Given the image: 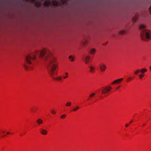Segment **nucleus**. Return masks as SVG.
<instances>
[{
    "label": "nucleus",
    "mask_w": 151,
    "mask_h": 151,
    "mask_svg": "<svg viewBox=\"0 0 151 151\" xmlns=\"http://www.w3.org/2000/svg\"><path fill=\"white\" fill-rule=\"evenodd\" d=\"M38 52L37 51L35 52L34 54L29 55L26 56L25 59L26 63H24L23 66L25 69L27 70H29L32 69V67L30 66L32 64V60H35L36 59L35 55Z\"/></svg>",
    "instance_id": "f257e3e1"
},
{
    "label": "nucleus",
    "mask_w": 151,
    "mask_h": 151,
    "mask_svg": "<svg viewBox=\"0 0 151 151\" xmlns=\"http://www.w3.org/2000/svg\"><path fill=\"white\" fill-rule=\"evenodd\" d=\"M58 65L56 59L53 58L51 59L50 62L51 68L48 70V72L51 76L54 74V71L58 67Z\"/></svg>",
    "instance_id": "f03ea898"
},
{
    "label": "nucleus",
    "mask_w": 151,
    "mask_h": 151,
    "mask_svg": "<svg viewBox=\"0 0 151 151\" xmlns=\"http://www.w3.org/2000/svg\"><path fill=\"white\" fill-rule=\"evenodd\" d=\"M140 36L142 40L147 41L151 39V31L149 30H142L140 33Z\"/></svg>",
    "instance_id": "7ed1b4c3"
},
{
    "label": "nucleus",
    "mask_w": 151,
    "mask_h": 151,
    "mask_svg": "<svg viewBox=\"0 0 151 151\" xmlns=\"http://www.w3.org/2000/svg\"><path fill=\"white\" fill-rule=\"evenodd\" d=\"M112 88L110 86L107 87L103 88L101 90V92L102 94H106L109 92L111 89Z\"/></svg>",
    "instance_id": "20e7f679"
},
{
    "label": "nucleus",
    "mask_w": 151,
    "mask_h": 151,
    "mask_svg": "<svg viewBox=\"0 0 151 151\" xmlns=\"http://www.w3.org/2000/svg\"><path fill=\"white\" fill-rule=\"evenodd\" d=\"M48 51V50L46 49H43L41 50L39 58L41 59L45 56L46 53Z\"/></svg>",
    "instance_id": "39448f33"
},
{
    "label": "nucleus",
    "mask_w": 151,
    "mask_h": 151,
    "mask_svg": "<svg viewBox=\"0 0 151 151\" xmlns=\"http://www.w3.org/2000/svg\"><path fill=\"white\" fill-rule=\"evenodd\" d=\"M83 58L84 61L85 63L87 64L90 62L91 57L90 56L87 55Z\"/></svg>",
    "instance_id": "423d86ee"
},
{
    "label": "nucleus",
    "mask_w": 151,
    "mask_h": 151,
    "mask_svg": "<svg viewBox=\"0 0 151 151\" xmlns=\"http://www.w3.org/2000/svg\"><path fill=\"white\" fill-rule=\"evenodd\" d=\"M100 70L101 72H104L106 68V65L104 64H101L99 67Z\"/></svg>",
    "instance_id": "0eeeda50"
},
{
    "label": "nucleus",
    "mask_w": 151,
    "mask_h": 151,
    "mask_svg": "<svg viewBox=\"0 0 151 151\" xmlns=\"http://www.w3.org/2000/svg\"><path fill=\"white\" fill-rule=\"evenodd\" d=\"M123 80V78H121L115 80L111 83V85L119 84L121 83V82Z\"/></svg>",
    "instance_id": "6e6552de"
},
{
    "label": "nucleus",
    "mask_w": 151,
    "mask_h": 151,
    "mask_svg": "<svg viewBox=\"0 0 151 151\" xmlns=\"http://www.w3.org/2000/svg\"><path fill=\"white\" fill-rule=\"evenodd\" d=\"M88 43V40L87 39H83L81 41V44L83 46H86Z\"/></svg>",
    "instance_id": "1a4fd4ad"
},
{
    "label": "nucleus",
    "mask_w": 151,
    "mask_h": 151,
    "mask_svg": "<svg viewBox=\"0 0 151 151\" xmlns=\"http://www.w3.org/2000/svg\"><path fill=\"white\" fill-rule=\"evenodd\" d=\"M96 51V50L95 48H92L90 49L89 51V53L91 55H94Z\"/></svg>",
    "instance_id": "9d476101"
},
{
    "label": "nucleus",
    "mask_w": 151,
    "mask_h": 151,
    "mask_svg": "<svg viewBox=\"0 0 151 151\" xmlns=\"http://www.w3.org/2000/svg\"><path fill=\"white\" fill-rule=\"evenodd\" d=\"M40 133L42 135H46L47 134L48 132L46 130L42 129L40 130Z\"/></svg>",
    "instance_id": "9b49d317"
},
{
    "label": "nucleus",
    "mask_w": 151,
    "mask_h": 151,
    "mask_svg": "<svg viewBox=\"0 0 151 151\" xmlns=\"http://www.w3.org/2000/svg\"><path fill=\"white\" fill-rule=\"evenodd\" d=\"M90 71L92 73H93L95 71V66L91 65L89 67Z\"/></svg>",
    "instance_id": "f8f14e48"
},
{
    "label": "nucleus",
    "mask_w": 151,
    "mask_h": 151,
    "mask_svg": "<svg viewBox=\"0 0 151 151\" xmlns=\"http://www.w3.org/2000/svg\"><path fill=\"white\" fill-rule=\"evenodd\" d=\"M43 122V120L41 119H39L36 120V123L39 125L42 124Z\"/></svg>",
    "instance_id": "ddd939ff"
},
{
    "label": "nucleus",
    "mask_w": 151,
    "mask_h": 151,
    "mask_svg": "<svg viewBox=\"0 0 151 151\" xmlns=\"http://www.w3.org/2000/svg\"><path fill=\"white\" fill-rule=\"evenodd\" d=\"M138 16L137 15H136L132 19V21L133 23H135L136 22L137 20Z\"/></svg>",
    "instance_id": "4468645a"
},
{
    "label": "nucleus",
    "mask_w": 151,
    "mask_h": 151,
    "mask_svg": "<svg viewBox=\"0 0 151 151\" xmlns=\"http://www.w3.org/2000/svg\"><path fill=\"white\" fill-rule=\"evenodd\" d=\"M69 59L71 62H73L75 60V58L73 56L70 55L69 57Z\"/></svg>",
    "instance_id": "2eb2a0df"
},
{
    "label": "nucleus",
    "mask_w": 151,
    "mask_h": 151,
    "mask_svg": "<svg viewBox=\"0 0 151 151\" xmlns=\"http://www.w3.org/2000/svg\"><path fill=\"white\" fill-rule=\"evenodd\" d=\"M79 108V107L78 106H77L76 107L72 109V110L73 111H77Z\"/></svg>",
    "instance_id": "dca6fc26"
},
{
    "label": "nucleus",
    "mask_w": 151,
    "mask_h": 151,
    "mask_svg": "<svg viewBox=\"0 0 151 151\" xmlns=\"http://www.w3.org/2000/svg\"><path fill=\"white\" fill-rule=\"evenodd\" d=\"M146 27V26L143 24H141L139 26V28L140 29H144Z\"/></svg>",
    "instance_id": "f3484780"
},
{
    "label": "nucleus",
    "mask_w": 151,
    "mask_h": 151,
    "mask_svg": "<svg viewBox=\"0 0 151 151\" xmlns=\"http://www.w3.org/2000/svg\"><path fill=\"white\" fill-rule=\"evenodd\" d=\"M147 71V70L145 68L142 69L140 70V71L142 73H144Z\"/></svg>",
    "instance_id": "a211bd4d"
},
{
    "label": "nucleus",
    "mask_w": 151,
    "mask_h": 151,
    "mask_svg": "<svg viewBox=\"0 0 151 151\" xmlns=\"http://www.w3.org/2000/svg\"><path fill=\"white\" fill-rule=\"evenodd\" d=\"M126 32L124 30H121L119 32V33L120 35H123L125 34Z\"/></svg>",
    "instance_id": "6ab92c4d"
},
{
    "label": "nucleus",
    "mask_w": 151,
    "mask_h": 151,
    "mask_svg": "<svg viewBox=\"0 0 151 151\" xmlns=\"http://www.w3.org/2000/svg\"><path fill=\"white\" fill-rule=\"evenodd\" d=\"M52 5L55 6H56L58 4V2L57 1H53L52 3Z\"/></svg>",
    "instance_id": "aec40b11"
},
{
    "label": "nucleus",
    "mask_w": 151,
    "mask_h": 151,
    "mask_svg": "<svg viewBox=\"0 0 151 151\" xmlns=\"http://www.w3.org/2000/svg\"><path fill=\"white\" fill-rule=\"evenodd\" d=\"M50 2L48 1H46L44 3V5L45 6H47L50 5Z\"/></svg>",
    "instance_id": "412c9836"
},
{
    "label": "nucleus",
    "mask_w": 151,
    "mask_h": 151,
    "mask_svg": "<svg viewBox=\"0 0 151 151\" xmlns=\"http://www.w3.org/2000/svg\"><path fill=\"white\" fill-rule=\"evenodd\" d=\"M51 113L55 115L56 114V111L54 109H52L51 111Z\"/></svg>",
    "instance_id": "4be33fe9"
},
{
    "label": "nucleus",
    "mask_w": 151,
    "mask_h": 151,
    "mask_svg": "<svg viewBox=\"0 0 151 151\" xmlns=\"http://www.w3.org/2000/svg\"><path fill=\"white\" fill-rule=\"evenodd\" d=\"M140 71V70L139 69H137L134 72V74L136 75H137L139 73Z\"/></svg>",
    "instance_id": "5701e85b"
},
{
    "label": "nucleus",
    "mask_w": 151,
    "mask_h": 151,
    "mask_svg": "<svg viewBox=\"0 0 151 151\" xmlns=\"http://www.w3.org/2000/svg\"><path fill=\"white\" fill-rule=\"evenodd\" d=\"M65 76H64L63 78L64 79L67 78L68 77V73L67 72H66L65 74Z\"/></svg>",
    "instance_id": "b1692460"
},
{
    "label": "nucleus",
    "mask_w": 151,
    "mask_h": 151,
    "mask_svg": "<svg viewBox=\"0 0 151 151\" xmlns=\"http://www.w3.org/2000/svg\"><path fill=\"white\" fill-rule=\"evenodd\" d=\"M95 95V93H93L91 94H90L89 96V98H92Z\"/></svg>",
    "instance_id": "393cba45"
},
{
    "label": "nucleus",
    "mask_w": 151,
    "mask_h": 151,
    "mask_svg": "<svg viewBox=\"0 0 151 151\" xmlns=\"http://www.w3.org/2000/svg\"><path fill=\"white\" fill-rule=\"evenodd\" d=\"M71 103L70 102H68L66 104V105L67 106H70L71 105Z\"/></svg>",
    "instance_id": "a878e982"
},
{
    "label": "nucleus",
    "mask_w": 151,
    "mask_h": 151,
    "mask_svg": "<svg viewBox=\"0 0 151 151\" xmlns=\"http://www.w3.org/2000/svg\"><path fill=\"white\" fill-rule=\"evenodd\" d=\"M144 76V74H141L139 75V77L140 79H142L143 78Z\"/></svg>",
    "instance_id": "bb28decb"
},
{
    "label": "nucleus",
    "mask_w": 151,
    "mask_h": 151,
    "mask_svg": "<svg viewBox=\"0 0 151 151\" xmlns=\"http://www.w3.org/2000/svg\"><path fill=\"white\" fill-rule=\"evenodd\" d=\"M66 116V115L65 114H63L61 116L60 118L62 119H64L65 118Z\"/></svg>",
    "instance_id": "cd10ccee"
},
{
    "label": "nucleus",
    "mask_w": 151,
    "mask_h": 151,
    "mask_svg": "<svg viewBox=\"0 0 151 151\" xmlns=\"http://www.w3.org/2000/svg\"><path fill=\"white\" fill-rule=\"evenodd\" d=\"M61 77H57L56 78V80H60L61 79Z\"/></svg>",
    "instance_id": "c85d7f7f"
},
{
    "label": "nucleus",
    "mask_w": 151,
    "mask_h": 151,
    "mask_svg": "<svg viewBox=\"0 0 151 151\" xmlns=\"http://www.w3.org/2000/svg\"><path fill=\"white\" fill-rule=\"evenodd\" d=\"M149 12L150 14L151 15V5L150 8H149Z\"/></svg>",
    "instance_id": "c756f323"
},
{
    "label": "nucleus",
    "mask_w": 151,
    "mask_h": 151,
    "mask_svg": "<svg viewBox=\"0 0 151 151\" xmlns=\"http://www.w3.org/2000/svg\"><path fill=\"white\" fill-rule=\"evenodd\" d=\"M132 79V78H129L127 80V81L128 82H129Z\"/></svg>",
    "instance_id": "7c9ffc66"
},
{
    "label": "nucleus",
    "mask_w": 151,
    "mask_h": 151,
    "mask_svg": "<svg viewBox=\"0 0 151 151\" xmlns=\"http://www.w3.org/2000/svg\"><path fill=\"white\" fill-rule=\"evenodd\" d=\"M66 1L65 0H62V2L63 4Z\"/></svg>",
    "instance_id": "2f4dec72"
},
{
    "label": "nucleus",
    "mask_w": 151,
    "mask_h": 151,
    "mask_svg": "<svg viewBox=\"0 0 151 151\" xmlns=\"http://www.w3.org/2000/svg\"><path fill=\"white\" fill-rule=\"evenodd\" d=\"M120 86H118L116 88V90H117L120 88Z\"/></svg>",
    "instance_id": "473e14b6"
},
{
    "label": "nucleus",
    "mask_w": 151,
    "mask_h": 151,
    "mask_svg": "<svg viewBox=\"0 0 151 151\" xmlns=\"http://www.w3.org/2000/svg\"><path fill=\"white\" fill-rule=\"evenodd\" d=\"M36 6H40V4H36Z\"/></svg>",
    "instance_id": "72a5a7b5"
},
{
    "label": "nucleus",
    "mask_w": 151,
    "mask_h": 151,
    "mask_svg": "<svg viewBox=\"0 0 151 151\" xmlns=\"http://www.w3.org/2000/svg\"><path fill=\"white\" fill-rule=\"evenodd\" d=\"M11 133H10L9 132H7V133H6V134H10Z\"/></svg>",
    "instance_id": "f704fd0d"
},
{
    "label": "nucleus",
    "mask_w": 151,
    "mask_h": 151,
    "mask_svg": "<svg viewBox=\"0 0 151 151\" xmlns=\"http://www.w3.org/2000/svg\"><path fill=\"white\" fill-rule=\"evenodd\" d=\"M150 70L151 71V65L149 67Z\"/></svg>",
    "instance_id": "c9c22d12"
},
{
    "label": "nucleus",
    "mask_w": 151,
    "mask_h": 151,
    "mask_svg": "<svg viewBox=\"0 0 151 151\" xmlns=\"http://www.w3.org/2000/svg\"><path fill=\"white\" fill-rule=\"evenodd\" d=\"M35 0H31L30 1L32 2H33Z\"/></svg>",
    "instance_id": "e433bc0d"
},
{
    "label": "nucleus",
    "mask_w": 151,
    "mask_h": 151,
    "mask_svg": "<svg viewBox=\"0 0 151 151\" xmlns=\"http://www.w3.org/2000/svg\"><path fill=\"white\" fill-rule=\"evenodd\" d=\"M126 126H128V125H127V124H126Z\"/></svg>",
    "instance_id": "4c0bfd02"
}]
</instances>
